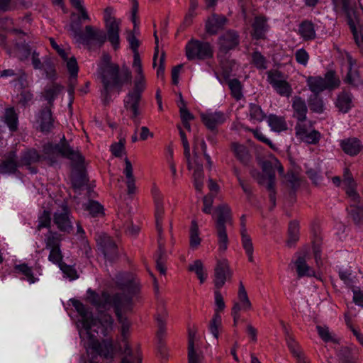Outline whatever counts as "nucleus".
Returning a JSON list of instances; mask_svg holds the SVG:
<instances>
[{"mask_svg": "<svg viewBox=\"0 0 363 363\" xmlns=\"http://www.w3.org/2000/svg\"><path fill=\"white\" fill-rule=\"evenodd\" d=\"M117 284L121 293L111 296L108 293L96 294L94 291L87 290L88 299L90 303L99 308H107L112 306L119 324L121 340L124 352L131 354V350L128 342L130 335L131 322L128 315L132 313L134 298L139 290L138 282L135 277L128 273L121 274L117 277Z\"/></svg>", "mask_w": 363, "mask_h": 363, "instance_id": "obj_1", "label": "nucleus"}, {"mask_svg": "<svg viewBox=\"0 0 363 363\" xmlns=\"http://www.w3.org/2000/svg\"><path fill=\"white\" fill-rule=\"evenodd\" d=\"M96 76L102 84L101 97L105 103H108L114 93L118 94L123 86L130 83L132 74L128 67H123L121 72L118 64L111 61V57L104 54L97 63Z\"/></svg>", "mask_w": 363, "mask_h": 363, "instance_id": "obj_2", "label": "nucleus"}, {"mask_svg": "<svg viewBox=\"0 0 363 363\" xmlns=\"http://www.w3.org/2000/svg\"><path fill=\"white\" fill-rule=\"evenodd\" d=\"M84 345L86 350L87 355L90 357L91 363H94L95 359L102 357L107 359H112L118 352L126 354L122 359L121 363H131L129 357L131 354L124 352V347L121 341L117 340L114 344L111 339L103 340L99 342L96 339L95 335H85Z\"/></svg>", "mask_w": 363, "mask_h": 363, "instance_id": "obj_3", "label": "nucleus"}, {"mask_svg": "<svg viewBox=\"0 0 363 363\" xmlns=\"http://www.w3.org/2000/svg\"><path fill=\"white\" fill-rule=\"evenodd\" d=\"M151 194L153 196L155 204V222L156 228L158 233V251L156 257V265L158 271L162 274L166 273L165 260L166 254L164 248V242L162 241V220L164 213V208L162 203V196L159 189L154 184L151 189Z\"/></svg>", "mask_w": 363, "mask_h": 363, "instance_id": "obj_4", "label": "nucleus"}, {"mask_svg": "<svg viewBox=\"0 0 363 363\" xmlns=\"http://www.w3.org/2000/svg\"><path fill=\"white\" fill-rule=\"evenodd\" d=\"M276 169L280 175H284V167L278 160H274L273 162L264 161L262 163V173L257 178L258 183L264 186L269 191V201L273 207L276 205Z\"/></svg>", "mask_w": 363, "mask_h": 363, "instance_id": "obj_5", "label": "nucleus"}, {"mask_svg": "<svg viewBox=\"0 0 363 363\" xmlns=\"http://www.w3.org/2000/svg\"><path fill=\"white\" fill-rule=\"evenodd\" d=\"M179 128V135L184 149V155L187 160L189 169L192 171L194 185L197 191H201L203 186L204 175L201 157L194 150V157H191L190 147L184 132Z\"/></svg>", "mask_w": 363, "mask_h": 363, "instance_id": "obj_6", "label": "nucleus"}, {"mask_svg": "<svg viewBox=\"0 0 363 363\" xmlns=\"http://www.w3.org/2000/svg\"><path fill=\"white\" fill-rule=\"evenodd\" d=\"M70 31L75 42L79 44L90 46L94 43L101 47L106 41V33L103 30L91 26H86L84 33L79 29L74 28L72 26H70Z\"/></svg>", "mask_w": 363, "mask_h": 363, "instance_id": "obj_7", "label": "nucleus"}, {"mask_svg": "<svg viewBox=\"0 0 363 363\" xmlns=\"http://www.w3.org/2000/svg\"><path fill=\"white\" fill-rule=\"evenodd\" d=\"M342 58L346 60L347 67V72L342 77L345 84L353 89H359L363 87V79L357 68V61L347 51L341 52Z\"/></svg>", "mask_w": 363, "mask_h": 363, "instance_id": "obj_8", "label": "nucleus"}, {"mask_svg": "<svg viewBox=\"0 0 363 363\" xmlns=\"http://www.w3.org/2000/svg\"><path fill=\"white\" fill-rule=\"evenodd\" d=\"M186 55L188 60H205L213 57V51L209 43L191 40L186 45Z\"/></svg>", "mask_w": 363, "mask_h": 363, "instance_id": "obj_9", "label": "nucleus"}, {"mask_svg": "<svg viewBox=\"0 0 363 363\" xmlns=\"http://www.w3.org/2000/svg\"><path fill=\"white\" fill-rule=\"evenodd\" d=\"M112 13L113 9L106 8L104 10V20L107 33L106 34V40L108 39L113 48L116 50L120 45L119 26L121 22L112 16Z\"/></svg>", "mask_w": 363, "mask_h": 363, "instance_id": "obj_10", "label": "nucleus"}, {"mask_svg": "<svg viewBox=\"0 0 363 363\" xmlns=\"http://www.w3.org/2000/svg\"><path fill=\"white\" fill-rule=\"evenodd\" d=\"M144 90H138L135 87L133 91L128 93L125 97L124 107L130 113V117L133 121L135 125L139 126L140 124V103L141 100V94Z\"/></svg>", "mask_w": 363, "mask_h": 363, "instance_id": "obj_11", "label": "nucleus"}, {"mask_svg": "<svg viewBox=\"0 0 363 363\" xmlns=\"http://www.w3.org/2000/svg\"><path fill=\"white\" fill-rule=\"evenodd\" d=\"M332 1L335 12L345 15L347 23L359 18L355 0H332Z\"/></svg>", "mask_w": 363, "mask_h": 363, "instance_id": "obj_12", "label": "nucleus"}, {"mask_svg": "<svg viewBox=\"0 0 363 363\" xmlns=\"http://www.w3.org/2000/svg\"><path fill=\"white\" fill-rule=\"evenodd\" d=\"M72 306L82 317V328L79 330L80 337L82 340L85 339V335L89 336L91 334V330L93 325L91 323L92 315L89 312L86 307L77 299L71 300Z\"/></svg>", "mask_w": 363, "mask_h": 363, "instance_id": "obj_13", "label": "nucleus"}, {"mask_svg": "<svg viewBox=\"0 0 363 363\" xmlns=\"http://www.w3.org/2000/svg\"><path fill=\"white\" fill-rule=\"evenodd\" d=\"M269 30L268 18L263 15L257 16L251 23V38L257 40H266Z\"/></svg>", "mask_w": 363, "mask_h": 363, "instance_id": "obj_14", "label": "nucleus"}, {"mask_svg": "<svg viewBox=\"0 0 363 363\" xmlns=\"http://www.w3.org/2000/svg\"><path fill=\"white\" fill-rule=\"evenodd\" d=\"M53 221L57 228L61 231L69 232L72 229L69 211L65 205H63L60 209L55 212Z\"/></svg>", "mask_w": 363, "mask_h": 363, "instance_id": "obj_15", "label": "nucleus"}, {"mask_svg": "<svg viewBox=\"0 0 363 363\" xmlns=\"http://www.w3.org/2000/svg\"><path fill=\"white\" fill-rule=\"evenodd\" d=\"M339 145L343 152L350 157H355L363 150L362 142L356 137L342 139L340 140Z\"/></svg>", "mask_w": 363, "mask_h": 363, "instance_id": "obj_16", "label": "nucleus"}, {"mask_svg": "<svg viewBox=\"0 0 363 363\" xmlns=\"http://www.w3.org/2000/svg\"><path fill=\"white\" fill-rule=\"evenodd\" d=\"M132 68L135 74L134 87L138 90H144L145 89L146 83L142 61L138 52L133 55V62Z\"/></svg>", "mask_w": 363, "mask_h": 363, "instance_id": "obj_17", "label": "nucleus"}, {"mask_svg": "<svg viewBox=\"0 0 363 363\" xmlns=\"http://www.w3.org/2000/svg\"><path fill=\"white\" fill-rule=\"evenodd\" d=\"M98 244L106 259L111 260L117 255L116 245L107 235L100 236Z\"/></svg>", "mask_w": 363, "mask_h": 363, "instance_id": "obj_18", "label": "nucleus"}, {"mask_svg": "<svg viewBox=\"0 0 363 363\" xmlns=\"http://www.w3.org/2000/svg\"><path fill=\"white\" fill-rule=\"evenodd\" d=\"M125 167L123 169V174L125 179V184L127 187V193L128 195L135 194L137 192V186L135 184V177L133 174V167L128 158L124 160Z\"/></svg>", "mask_w": 363, "mask_h": 363, "instance_id": "obj_19", "label": "nucleus"}, {"mask_svg": "<svg viewBox=\"0 0 363 363\" xmlns=\"http://www.w3.org/2000/svg\"><path fill=\"white\" fill-rule=\"evenodd\" d=\"M90 322L93 325L92 329L91 330V335L98 333L97 329L99 328V325H100L103 328L101 333L104 336H106L108 331L112 329L113 325V320L112 317L110 315L105 313L101 314L99 319H94L92 318Z\"/></svg>", "mask_w": 363, "mask_h": 363, "instance_id": "obj_20", "label": "nucleus"}, {"mask_svg": "<svg viewBox=\"0 0 363 363\" xmlns=\"http://www.w3.org/2000/svg\"><path fill=\"white\" fill-rule=\"evenodd\" d=\"M228 20L223 15L212 14L206 21V30L208 33L214 35L223 29Z\"/></svg>", "mask_w": 363, "mask_h": 363, "instance_id": "obj_21", "label": "nucleus"}, {"mask_svg": "<svg viewBox=\"0 0 363 363\" xmlns=\"http://www.w3.org/2000/svg\"><path fill=\"white\" fill-rule=\"evenodd\" d=\"M216 228H225L232 224V218L230 208L223 204L219 206L215 212Z\"/></svg>", "mask_w": 363, "mask_h": 363, "instance_id": "obj_22", "label": "nucleus"}, {"mask_svg": "<svg viewBox=\"0 0 363 363\" xmlns=\"http://www.w3.org/2000/svg\"><path fill=\"white\" fill-rule=\"evenodd\" d=\"M343 185L345 186V189L346 194L354 201L357 203L359 202V196L355 190L356 182L353 178L352 173L350 172L348 168H345L344 169L343 174Z\"/></svg>", "mask_w": 363, "mask_h": 363, "instance_id": "obj_23", "label": "nucleus"}, {"mask_svg": "<svg viewBox=\"0 0 363 363\" xmlns=\"http://www.w3.org/2000/svg\"><path fill=\"white\" fill-rule=\"evenodd\" d=\"M53 118L49 108L42 109L38 114L36 123L42 132H49L53 128Z\"/></svg>", "mask_w": 363, "mask_h": 363, "instance_id": "obj_24", "label": "nucleus"}, {"mask_svg": "<svg viewBox=\"0 0 363 363\" xmlns=\"http://www.w3.org/2000/svg\"><path fill=\"white\" fill-rule=\"evenodd\" d=\"M201 119L205 125L211 130L215 129L218 125H221L225 121V116L220 111L208 112L201 114Z\"/></svg>", "mask_w": 363, "mask_h": 363, "instance_id": "obj_25", "label": "nucleus"}, {"mask_svg": "<svg viewBox=\"0 0 363 363\" xmlns=\"http://www.w3.org/2000/svg\"><path fill=\"white\" fill-rule=\"evenodd\" d=\"M294 116L300 122H306L308 108L304 99L296 96L292 99Z\"/></svg>", "mask_w": 363, "mask_h": 363, "instance_id": "obj_26", "label": "nucleus"}, {"mask_svg": "<svg viewBox=\"0 0 363 363\" xmlns=\"http://www.w3.org/2000/svg\"><path fill=\"white\" fill-rule=\"evenodd\" d=\"M353 35L355 44L363 55V24L360 23L359 18L347 23Z\"/></svg>", "mask_w": 363, "mask_h": 363, "instance_id": "obj_27", "label": "nucleus"}, {"mask_svg": "<svg viewBox=\"0 0 363 363\" xmlns=\"http://www.w3.org/2000/svg\"><path fill=\"white\" fill-rule=\"evenodd\" d=\"M229 274L228 264L227 260L222 259L218 262L215 269L214 282L218 288H220L225 284L227 276Z\"/></svg>", "mask_w": 363, "mask_h": 363, "instance_id": "obj_28", "label": "nucleus"}, {"mask_svg": "<svg viewBox=\"0 0 363 363\" xmlns=\"http://www.w3.org/2000/svg\"><path fill=\"white\" fill-rule=\"evenodd\" d=\"M352 94L346 91H341L337 96L335 106L338 110L347 113L352 107Z\"/></svg>", "mask_w": 363, "mask_h": 363, "instance_id": "obj_29", "label": "nucleus"}, {"mask_svg": "<svg viewBox=\"0 0 363 363\" xmlns=\"http://www.w3.org/2000/svg\"><path fill=\"white\" fill-rule=\"evenodd\" d=\"M293 263L296 268L297 277L298 278L314 276L315 272L307 264L304 256H298L296 259Z\"/></svg>", "mask_w": 363, "mask_h": 363, "instance_id": "obj_30", "label": "nucleus"}, {"mask_svg": "<svg viewBox=\"0 0 363 363\" xmlns=\"http://www.w3.org/2000/svg\"><path fill=\"white\" fill-rule=\"evenodd\" d=\"M298 34L305 41L313 40L316 37L314 24L308 20L303 21L298 26Z\"/></svg>", "mask_w": 363, "mask_h": 363, "instance_id": "obj_31", "label": "nucleus"}, {"mask_svg": "<svg viewBox=\"0 0 363 363\" xmlns=\"http://www.w3.org/2000/svg\"><path fill=\"white\" fill-rule=\"evenodd\" d=\"M238 43V35L235 32L229 30L219 38L220 49L228 51Z\"/></svg>", "mask_w": 363, "mask_h": 363, "instance_id": "obj_32", "label": "nucleus"}, {"mask_svg": "<svg viewBox=\"0 0 363 363\" xmlns=\"http://www.w3.org/2000/svg\"><path fill=\"white\" fill-rule=\"evenodd\" d=\"M55 152L61 154L76 164H80L83 161V157L79 152L73 150L69 146L67 145H62L61 146L57 145L54 148Z\"/></svg>", "mask_w": 363, "mask_h": 363, "instance_id": "obj_33", "label": "nucleus"}, {"mask_svg": "<svg viewBox=\"0 0 363 363\" xmlns=\"http://www.w3.org/2000/svg\"><path fill=\"white\" fill-rule=\"evenodd\" d=\"M306 84L309 90L315 94H319L327 90L325 86V79L320 76H309L306 79Z\"/></svg>", "mask_w": 363, "mask_h": 363, "instance_id": "obj_34", "label": "nucleus"}, {"mask_svg": "<svg viewBox=\"0 0 363 363\" xmlns=\"http://www.w3.org/2000/svg\"><path fill=\"white\" fill-rule=\"evenodd\" d=\"M267 123L271 130L280 133L287 130V123L284 116L270 114L267 118Z\"/></svg>", "mask_w": 363, "mask_h": 363, "instance_id": "obj_35", "label": "nucleus"}, {"mask_svg": "<svg viewBox=\"0 0 363 363\" xmlns=\"http://www.w3.org/2000/svg\"><path fill=\"white\" fill-rule=\"evenodd\" d=\"M195 339L196 332L194 330H189L188 344L189 363H203L201 357L194 350Z\"/></svg>", "mask_w": 363, "mask_h": 363, "instance_id": "obj_36", "label": "nucleus"}, {"mask_svg": "<svg viewBox=\"0 0 363 363\" xmlns=\"http://www.w3.org/2000/svg\"><path fill=\"white\" fill-rule=\"evenodd\" d=\"M167 317V312L164 307L161 305L157 310L156 320L157 323L158 330L157 333V338L160 340L165 335V321Z\"/></svg>", "mask_w": 363, "mask_h": 363, "instance_id": "obj_37", "label": "nucleus"}, {"mask_svg": "<svg viewBox=\"0 0 363 363\" xmlns=\"http://www.w3.org/2000/svg\"><path fill=\"white\" fill-rule=\"evenodd\" d=\"M232 149L235 157L244 165H247L250 160L249 150L247 146L238 143L232 144Z\"/></svg>", "mask_w": 363, "mask_h": 363, "instance_id": "obj_38", "label": "nucleus"}, {"mask_svg": "<svg viewBox=\"0 0 363 363\" xmlns=\"http://www.w3.org/2000/svg\"><path fill=\"white\" fill-rule=\"evenodd\" d=\"M325 86L327 90H334L340 87L341 81L335 70L330 69L324 75Z\"/></svg>", "mask_w": 363, "mask_h": 363, "instance_id": "obj_39", "label": "nucleus"}, {"mask_svg": "<svg viewBox=\"0 0 363 363\" xmlns=\"http://www.w3.org/2000/svg\"><path fill=\"white\" fill-rule=\"evenodd\" d=\"M249 301L235 302L232 310V315L234 319L235 325L238 324L245 313H247L249 308Z\"/></svg>", "mask_w": 363, "mask_h": 363, "instance_id": "obj_40", "label": "nucleus"}, {"mask_svg": "<svg viewBox=\"0 0 363 363\" xmlns=\"http://www.w3.org/2000/svg\"><path fill=\"white\" fill-rule=\"evenodd\" d=\"M240 234L243 247L247 255H250V236L248 233L247 217L245 215L242 216L240 218Z\"/></svg>", "mask_w": 363, "mask_h": 363, "instance_id": "obj_41", "label": "nucleus"}, {"mask_svg": "<svg viewBox=\"0 0 363 363\" xmlns=\"http://www.w3.org/2000/svg\"><path fill=\"white\" fill-rule=\"evenodd\" d=\"M201 242L197 221L192 220L189 229V245L192 249H196Z\"/></svg>", "mask_w": 363, "mask_h": 363, "instance_id": "obj_42", "label": "nucleus"}, {"mask_svg": "<svg viewBox=\"0 0 363 363\" xmlns=\"http://www.w3.org/2000/svg\"><path fill=\"white\" fill-rule=\"evenodd\" d=\"M289 238L286 242L288 247H293L299 239V223L296 220H292L289 224Z\"/></svg>", "mask_w": 363, "mask_h": 363, "instance_id": "obj_43", "label": "nucleus"}, {"mask_svg": "<svg viewBox=\"0 0 363 363\" xmlns=\"http://www.w3.org/2000/svg\"><path fill=\"white\" fill-rule=\"evenodd\" d=\"M188 269L189 271L194 272L196 274L201 284L206 281L207 275L204 271L203 264L201 260L196 259L194 261L189 265Z\"/></svg>", "mask_w": 363, "mask_h": 363, "instance_id": "obj_44", "label": "nucleus"}, {"mask_svg": "<svg viewBox=\"0 0 363 363\" xmlns=\"http://www.w3.org/2000/svg\"><path fill=\"white\" fill-rule=\"evenodd\" d=\"M61 238L57 233L49 231L45 238V247L48 250L60 247Z\"/></svg>", "mask_w": 363, "mask_h": 363, "instance_id": "obj_45", "label": "nucleus"}, {"mask_svg": "<svg viewBox=\"0 0 363 363\" xmlns=\"http://www.w3.org/2000/svg\"><path fill=\"white\" fill-rule=\"evenodd\" d=\"M218 239V250L220 252H225L228 246V237L225 228H216Z\"/></svg>", "mask_w": 363, "mask_h": 363, "instance_id": "obj_46", "label": "nucleus"}, {"mask_svg": "<svg viewBox=\"0 0 363 363\" xmlns=\"http://www.w3.org/2000/svg\"><path fill=\"white\" fill-rule=\"evenodd\" d=\"M16 158L15 153H11L9 159L0 164V172L3 174L14 172L17 167Z\"/></svg>", "mask_w": 363, "mask_h": 363, "instance_id": "obj_47", "label": "nucleus"}, {"mask_svg": "<svg viewBox=\"0 0 363 363\" xmlns=\"http://www.w3.org/2000/svg\"><path fill=\"white\" fill-rule=\"evenodd\" d=\"M348 213L357 225H363V208L355 204L350 205L347 208Z\"/></svg>", "mask_w": 363, "mask_h": 363, "instance_id": "obj_48", "label": "nucleus"}, {"mask_svg": "<svg viewBox=\"0 0 363 363\" xmlns=\"http://www.w3.org/2000/svg\"><path fill=\"white\" fill-rule=\"evenodd\" d=\"M308 106L310 109L318 113H321L324 111V104L323 99L318 96V94H313L308 99Z\"/></svg>", "mask_w": 363, "mask_h": 363, "instance_id": "obj_49", "label": "nucleus"}, {"mask_svg": "<svg viewBox=\"0 0 363 363\" xmlns=\"http://www.w3.org/2000/svg\"><path fill=\"white\" fill-rule=\"evenodd\" d=\"M273 89L281 96L287 98L290 97L293 93L291 85L286 79L281 81Z\"/></svg>", "mask_w": 363, "mask_h": 363, "instance_id": "obj_50", "label": "nucleus"}, {"mask_svg": "<svg viewBox=\"0 0 363 363\" xmlns=\"http://www.w3.org/2000/svg\"><path fill=\"white\" fill-rule=\"evenodd\" d=\"M5 122L11 131L18 127V117L13 108H7L5 112Z\"/></svg>", "mask_w": 363, "mask_h": 363, "instance_id": "obj_51", "label": "nucleus"}, {"mask_svg": "<svg viewBox=\"0 0 363 363\" xmlns=\"http://www.w3.org/2000/svg\"><path fill=\"white\" fill-rule=\"evenodd\" d=\"M62 88L58 84H51L45 90V99L50 104H52L55 98L62 91Z\"/></svg>", "mask_w": 363, "mask_h": 363, "instance_id": "obj_52", "label": "nucleus"}, {"mask_svg": "<svg viewBox=\"0 0 363 363\" xmlns=\"http://www.w3.org/2000/svg\"><path fill=\"white\" fill-rule=\"evenodd\" d=\"M15 269L26 276L27 281L30 284H34L38 281V279L34 277L32 268L28 266V264H18L15 266Z\"/></svg>", "mask_w": 363, "mask_h": 363, "instance_id": "obj_53", "label": "nucleus"}, {"mask_svg": "<svg viewBox=\"0 0 363 363\" xmlns=\"http://www.w3.org/2000/svg\"><path fill=\"white\" fill-rule=\"evenodd\" d=\"M222 319L220 314L215 313L209 325V330L213 336L218 338L219 329L221 328Z\"/></svg>", "mask_w": 363, "mask_h": 363, "instance_id": "obj_54", "label": "nucleus"}, {"mask_svg": "<svg viewBox=\"0 0 363 363\" xmlns=\"http://www.w3.org/2000/svg\"><path fill=\"white\" fill-rule=\"evenodd\" d=\"M267 81L272 88L284 79V74L278 69H271L267 72Z\"/></svg>", "mask_w": 363, "mask_h": 363, "instance_id": "obj_55", "label": "nucleus"}, {"mask_svg": "<svg viewBox=\"0 0 363 363\" xmlns=\"http://www.w3.org/2000/svg\"><path fill=\"white\" fill-rule=\"evenodd\" d=\"M85 208L94 217L104 215V208L97 201H89Z\"/></svg>", "mask_w": 363, "mask_h": 363, "instance_id": "obj_56", "label": "nucleus"}, {"mask_svg": "<svg viewBox=\"0 0 363 363\" xmlns=\"http://www.w3.org/2000/svg\"><path fill=\"white\" fill-rule=\"evenodd\" d=\"M252 62L259 70H264L267 68V61L266 57L259 52L255 51L252 55Z\"/></svg>", "mask_w": 363, "mask_h": 363, "instance_id": "obj_57", "label": "nucleus"}, {"mask_svg": "<svg viewBox=\"0 0 363 363\" xmlns=\"http://www.w3.org/2000/svg\"><path fill=\"white\" fill-rule=\"evenodd\" d=\"M125 139H121L118 143H113L110 147V150L116 157H121L125 154Z\"/></svg>", "mask_w": 363, "mask_h": 363, "instance_id": "obj_58", "label": "nucleus"}, {"mask_svg": "<svg viewBox=\"0 0 363 363\" xmlns=\"http://www.w3.org/2000/svg\"><path fill=\"white\" fill-rule=\"evenodd\" d=\"M228 86L233 97L240 100L242 97L240 82L238 79H233L228 82Z\"/></svg>", "mask_w": 363, "mask_h": 363, "instance_id": "obj_59", "label": "nucleus"}, {"mask_svg": "<svg viewBox=\"0 0 363 363\" xmlns=\"http://www.w3.org/2000/svg\"><path fill=\"white\" fill-rule=\"evenodd\" d=\"M48 256V260L55 264H57L59 267L63 264L62 262V254L60 250V247L56 249H51Z\"/></svg>", "mask_w": 363, "mask_h": 363, "instance_id": "obj_60", "label": "nucleus"}, {"mask_svg": "<svg viewBox=\"0 0 363 363\" xmlns=\"http://www.w3.org/2000/svg\"><path fill=\"white\" fill-rule=\"evenodd\" d=\"M294 57L297 63L304 67L308 65L310 57L308 52L303 48L298 49L294 53Z\"/></svg>", "mask_w": 363, "mask_h": 363, "instance_id": "obj_61", "label": "nucleus"}, {"mask_svg": "<svg viewBox=\"0 0 363 363\" xmlns=\"http://www.w3.org/2000/svg\"><path fill=\"white\" fill-rule=\"evenodd\" d=\"M320 139V133L315 130L309 131L301 138V140L308 144H317Z\"/></svg>", "mask_w": 363, "mask_h": 363, "instance_id": "obj_62", "label": "nucleus"}, {"mask_svg": "<svg viewBox=\"0 0 363 363\" xmlns=\"http://www.w3.org/2000/svg\"><path fill=\"white\" fill-rule=\"evenodd\" d=\"M40 157L35 150H29L26 152L22 157L21 163L23 164H30L39 160Z\"/></svg>", "mask_w": 363, "mask_h": 363, "instance_id": "obj_63", "label": "nucleus"}, {"mask_svg": "<svg viewBox=\"0 0 363 363\" xmlns=\"http://www.w3.org/2000/svg\"><path fill=\"white\" fill-rule=\"evenodd\" d=\"M51 224L50 213L48 211L44 210L43 213L38 218V229L43 228H50Z\"/></svg>", "mask_w": 363, "mask_h": 363, "instance_id": "obj_64", "label": "nucleus"}]
</instances>
